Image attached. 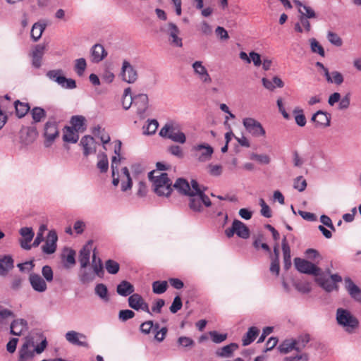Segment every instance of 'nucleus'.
Wrapping results in <instances>:
<instances>
[{
    "mask_svg": "<svg viewBox=\"0 0 361 361\" xmlns=\"http://www.w3.org/2000/svg\"><path fill=\"white\" fill-rule=\"evenodd\" d=\"M107 55L104 47L100 44H94L91 49L92 61L98 63L102 61Z\"/></svg>",
    "mask_w": 361,
    "mask_h": 361,
    "instance_id": "bb28decb",
    "label": "nucleus"
},
{
    "mask_svg": "<svg viewBox=\"0 0 361 361\" xmlns=\"http://www.w3.org/2000/svg\"><path fill=\"white\" fill-rule=\"evenodd\" d=\"M327 38L331 44L337 47L342 45V39L336 33L329 32Z\"/></svg>",
    "mask_w": 361,
    "mask_h": 361,
    "instance_id": "69168bd1",
    "label": "nucleus"
},
{
    "mask_svg": "<svg viewBox=\"0 0 361 361\" xmlns=\"http://www.w3.org/2000/svg\"><path fill=\"white\" fill-rule=\"evenodd\" d=\"M178 343L183 347L192 346L195 344L194 341L186 336H180L178 339Z\"/></svg>",
    "mask_w": 361,
    "mask_h": 361,
    "instance_id": "774afa93",
    "label": "nucleus"
},
{
    "mask_svg": "<svg viewBox=\"0 0 361 361\" xmlns=\"http://www.w3.org/2000/svg\"><path fill=\"white\" fill-rule=\"evenodd\" d=\"M279 350L281 353H288L292 350L300 351V347L296 345V342L294 340H286L279 345Z\"/></svg>",
    "mask_w": 361,
    "mask_h": 361,
    "instance_id": "473e14b6",
    "label": "nucleus"
},
{
    "mask_svg": "<svg viewBox=\"0 0 361 361\" xmlns=\"http://www.w3.org/2000/svg\"><path fill=\"white\" fill-rule=\"evenodd\" d=\"M159 123L157 120L152 119L149 121L148 124L144 126V133L147 135H153L157 130Z\"/></svg>",
    "mask_w": 361,
    "mask_h": 361,
    "instance_id": "09e8293b",
    "label": "nucleus"
},
{
    "mask_svg": "<svg viewBox=\"0 0 361 361\" xmlns=\"http://www.w3.org/2000/svg\"><path fill=\"white\" fill-rule=\"evenodd\" d=\"M14 317L15 314L11 310L0 305V324H6L8 318Z\"/></svg>",
    "mask_w": 361,
    "mask_h": 361,
    "instance_id": "8fccbe9b",
    "label": "nucleus"
},
{
    "mask_svg": "<svg viewBox=\"0 0 361 361\" xmlns=\"http://www.w3.org/2000/svg\"><path fill=\"white\" fill-rule=\"evenodd\" d=\"M46 28V24L35 23L31 30V37L34 42L39 40Z\"/></svg>",
    "mask_w": 361,
    "mask_h": 361,
    "instance_id": "58836bf2",
    "label": "nucleus"
},
{
    "mask_svg": "<svg viewBox=\"0 0 361 361\" xmlns=\"http://www.w3.org/2000/svg\"><path fill=\"white\" fill-rule=\"evenodd\" d=\"M85 118L82 116H73L71 119V123L72 125V128L75 130L76 132H82L85 128Z\"/></svg>",
    "mask_w": 361,
    "mask_h": 361,
    "instance_id": "4c0bfd02",
    "label": "nucleus"
},
{
    "mask_svg": "<svg viewBox=\"0 0 361 361\" xmlns=\"http://www.w3.org/2000/svg\"><path fill=\"white\" fill-rule=\"evenodd\" d=\"M45 45L43 44H37L35 46L34 50L32 51V65L36 68H39L42 66V59L44 53Z\"/></svg>",
    "mask_w": 361,
    "mask_h": 361,
    "instance_id": "5701e85b",
    "label": "nucleus"
},
{
    "mask_svg": "<svg viewBox=\"0 0 361 361\" xmlns=\"http://www.w3.org/2000/svg\"><path fill=\"white\" fill-rule=\"evenodd\" d=\"M259 333V331L257 327L252 326L249 328L247 332L242 339L243 345L246 346L252 343L258 336Z\"/></svg>",
    "mask_w": 361,
    "mask_h": 361,
    "instance_id": "2f4dec72",
    "label": "nucleus"
},
{
    "mask_svg": "<svg viewBox=\"0 0 361 361\" xmlns=\"http://www.w3.org/2000/svg\"><path fill=\"white\" fill-rule=\"evenodd\" d=\"M245 129L253 136L259 137L265 135V130L262 124L252 118H245L243 121Z\"/></svg>",
    "mask_w": 361,
    "mask_h": 361,
    "instance_id": "6e6552de",
    "label": "nucleus"
},
{
    "mask_svg": "<svg viewBox=\"0 0 361 361\" xmlns=\"http://www.w3.org/2000/svg\"><path fill=\"white\" fill-rule=\"evenodd\" d=\"M274 252L276 255V259H273L271 263L270 271L272 273H275L276 275H279L280 267H279V249L277 246H275L274 248Z\"/></svg>",
    "mask_w": 361,
    "mask_h": 361,
    "instance_id": "de8ad7c7",
    "label": "nucleus"
},
{
    "mask_svg": "<svg viewBox=\"0 0 361 361\" xmlns=\"http://www.w3.org/2000/svg\"><path fill=\"white\" fill-rule=\"evenodd\" d=\"M169 139L181 144L185 143L186 140L185 134L182 132L176 131L175 129H173V130L170 133Z\"/></svg>",
    "mask_w": 361,
    "mask_h": 361,
    "instance_id": "3c124183",
    "label": "nucleus"
},
{
    "mask_svg": "<svg viewBox=\"0 0 361 361\" xmlns=\"http://www.w3.org/2000/svg\"><path fill=\"white\" fill-rule=\"evenodd\" d=\"M61 70H52L49 71L47 73V76L51 80L56 82L59 85H61L62 81H64L63 76L61 75Z\"/></svg>",
    "mask_w": 361,
    "mask_h": 361,
    "instance_id": "49530a36",
    "label": "nucleus"
},
{
    "mask_svg": "<svg viewBox=\"0 0 361 361\" xmlns=\"http://www.w3.org/2000/svg\"><path fill=\"white\" fill-rule=\"evenodd\" d=\"M87 63L84 58L76 59L74 70L79 76H82L86 69Z\"/></svg>",
    "mask_w": 361,
    "mask_h": 361,
    "instance_id": "a18cd8bd",
    "label": "nucleus"
},
{
    "mask_svg": "<svg viewBox=\"0 0 361 361\" xmlns=\"http://www.w3.org/2000/svg\"><path fill=\"white\" fill-rule=\"evenodd\" d=\"M225 234L228 238H231L234 234H236L241 238L247 239L250 236V230L244 223L235 219L233 221L232 226L225 230Z\"/></svg>",
    "mask_w": 361,
    "mask_h": 361,
    "instance_id": "39448f33",
    "label": "nucleus"
},
{
    "mask_svg": "<svg viewBox=\"0 0 361 361\" xmlns=\"http://www.w3.org/2000/svg\"><path fill=\"white\" fill-rule=\"evenodd\" d=\"M116 291L121 296H128L135 291L134 286L127 281H122L116 288Z\"/></svg>",
    "mask_w": 361,
    "mask_h": 361,
    "instance_id": "c756f323",
    "label": "nucleus"
},
{
    "mask_svg": "<svg viewBox=\"0 0 361 361\" xmlns=\"http://www.w3.org/2000/svg\"><path fill=\"white\" fill-rule=\"evenodd\" d=\"M134 97V106L137 108V114L140 118H144L148 108L149 99L146 94H138Z\"/></svg>",
    "mask_w": 361,
    "mask_h": 361,
    "instance_id": "ddd939ff",
    "label": "nucleus"
},
{
    "mask_svg": "<svg viewBox=\"0 0 361 361\" xmlns=\"http://www.w3.org/2000/svg\"><path fill=\"white\" fill-rule=\"evenodd\" d=\"M29 282L32 289L39 293H44L47 289L45 280L38 274L31 273L29 276Z\"/></svg>",
    "mask_w": 361,
    "mask_h": 361,
    "instance_id": "dca6fc26",
    "label": "nucleus"
},
{
    "mask_svg": "<svg viewBox=\"0 0 361 361\" xmlns=\"http://www.w3.org/2000/svg\"><path fill=\"white\" fill-rule=\"evenodd\" d=\"M16 116L18 118L24 117L27 112L30 110V106L28 103L21 102L17 100L14 102Z\"/></svg>",
    "mask_w": 361,
    "mask_h": 361,
    "instance_id": "72a5a7b5",
    "label": "nucleus"
},
{
    "mask_svg": "<svg viewBox=\"0 0 361 361\" xmlns=\"http://www.w3.org/2000/svg\"><path fill=\"white\" fill-rule=\"evenodd\" d=\"M192 68L198 78L204 84L212 82V78L208 73L207 68L202 65L201 61H197L192 63Z\"/></svg>",
    "mask_w": 361,
    "mask_h": 361,
    "instance_id": "6ab92c4d",
    "label": "nucleus"
},
{
    "mask_svg": "<svg viewBox=\"0 0 361 361\" xmlns=\"http://www.w3.org/2000/svg\"><path fill=\"white\" fill-rule=\"evenodd\" d=\"M294 264L296 269L300 273L318 276L321 274L322 270L314 264L300 257L294 259Z\"/></svg>",
    "mask_w": 361,
    "mask_h": 361,
    "instance_id": "20e7f679",
    "label": "nucleus"
},
{
    "mask_svg": "<svg viewBox=\"0 0 361 361\" xmlns=\"http://www.w3.org/2000/svg\"><path fill=\"white\" fill-rule=\"evenodd\" d=\"M10 328L11 334L20 336L24 331L27 329V322L23 319H14L11 322Z\"/></svg>",
    "mask_w": 361,
    "mask_h": 361,
    "instance_id": "b1692460",
    "label": "nucleus"
},
{
    "mask_svg": "<svg viewBox=\"0 0 361 361\" xmlns=\"http://www.w3.org/2000/svg\"><path fill=\"white\" fill-rule=\"evenodd\" d=\"M293 113L296 114L295 116L296 123L300 127L305 126L307 121L305 115L303 114V111L302 109H294Z\"/></svg>",
    "mask_w": 361,
    "mask_h": 361,
    "instance_id": "603ef678",
    "label": "nucleus"
},
{
    "mask_svg": "<svg viewBox=\"0 0 361 361\" xmlns=\"http://www.w3.org/2000/svg\"><path fill=\"white\" fill-rule=\"evenodd\" d=\"M336 321L338 324L344 328L345 331L349 334L354 333L359 327L358 319L345 309H337Z\"/></svg>",
    "mask_w": 361,
    "mask_h": 361,
    "instance_id": "7ed1b4c3",
    "label": "nucleus"
},
{
    "mask_svg": "<svg viewBox=\"0 0 361 361\" xmlns=\"http://www.w3.org/2000/svg\"><path fill=\"white\" fill-rule=\"evenodd\" d=\"M65 337L66 339L73 345L85 348L89 347L87 342L85 341L86 336L82 334L76 332L75 331H70L66 334Z\"/></svg>",
    "mask_w": 361,
    "mask_h": 361,
    "instance_id": "2eb2a0df",
    "label": "nucleus"
},
{
    "mask_svg": "<svg viewBox=\"0 0 361 361\" xmlns=\"http://www.w3.org/2000/svg\"><path fill=\"white\" fill-rule=\"evenodd\" d=\"M57 240L58 236L56 232L54 230L49 231L45 240V243L42 247V252L47 255L55 252L57 247Z\"/></svg>",
    "mask_w": 361,
    "mask_h": 361,
    "instance_id": "9b49d317",
    "label": "nucleus"
},
{
    "mask_svg": "<svg viewBox=\"0 0 361 361\" xmlns=\"http://www.w3.org/2000/svg\"><path fill=\"white\" fill-rule=\"evenodd\" d=\"M311 120L316 123L317 126L328 127L330 126V117L326 112L321 110L317 111Z\"/></svg>",
    "mask_w": 361,
    "mask_h": 361,
    "instance_id": "393cba45",
    "label": "nucleus"
},
{
    "mask_svg": "<svg viewBox=\"0 0 361 361\" xmlns=\"http://www.w3.org/2000/svg\"><path fill=\"white\" fill-rule=\"evenodd\" d=\"M92 250V241H88L79 253L78 261L81 268H86L90 264V254Z\"/></svg>",
    "mask_w": 361,
    "mask_h": 361,
    "instance_id": "a211bd4d",
    "label": "nucleus"
},
{
    "mask_svg": "<svg viewBox=\"0 0 361 361\" xmlns=\"http://www.w3.org/2000/svg\"><path fill=\"white\" fill-rule=\"evenodd\" d=\"M192 192L189 196V208L194 212H202L204 207H209L212 205L209 197L205 195V188L200 187L196 180H192Z\"/></svg>",
    "mask_w": 361,
    "mask_h": 361,
    "instance_id": "f257e3e1",
    "label": "nucleus"
},
{
    "mask_svg": "<svg viewBox=\"0 0 361 361\" xmlns=\"http://www.w3.org/2000/svg\"><path fill=\"white\" fill-rule=\"evenodd\" d=\"M293 3L298 7L300 16H305L307 18H317L316 13L311 7L302 4L299 0H294Z\"/></svg>",
    "mask_w": 361,
    "mask_h": 361,
    "instance_id": "a878e982",
    "label": "nucleus"
},
{
    "mask_svg": "<svg viewBox=\"0 0 361 361\" xmlns=\"http://www.w3.org/2000/svg\"><path fill=\"white\" fill-rule=\"evenodd\" d=\"M59 135L57 123L54 120L49 119L44 125V146L46 147H50Z\"/></svg>",
    "mask_w": 361,
    "mask_h": 361,
    "instance_id": "423d86ee",
    "label": "nucleus"
},
{
    "mask_svg": "<svg viewBox=\"0 0 361 361\" xmlns=\"http://www.w3.org/2000/svg\"><path fill=\"white\" fill-rule=\"evenodd\" d=\"M78 277L80 282L83 284L89 283L93 281L95 279V274L91 269L81 268L78 274Z\"/></svg>",
    "mask_w": 361,
    "mask_h": 361,
    "instance_id": "c85d7f7f",
    "label": "nucleus"
},
{
    "mask_svg": "<svg viewBox=\"0 0 361 361\" xmlns=\"http://www.w3.org/2000/svg\"><path fill=\"white\" fill-rule=\"evenodd\" d=\"M24 279L18 275H13L10 281V289L13 291H18L23 287Z\"/></svg>",
    "mask_w": 361,
    "mask_h": 361,
    "instance_id": "ea45409f",
    "label": "nucleus"
},
{
    "mask_svg": "<svg viewBox=\"0 0 361 361\" xmlns=\"http://www.w3.org/2000/svg\"><path fill=\"white\" fill-rule=\"evenodd\" d=\"M71 127L66 126L63 136V140L67 142L76 143L79 139V135Z\"/></svg>",
    "mask_w": 361,
    "mask_h": 361,
    "instance_id": "c9c22d12",
    "label": "nucleus"
},
{
    "mask_svg": "<svg viewBox=\"0 0 361 361\" xmlns=\"http://www.w3.org/2000/svg\"><path fill=\"white\" fill-rule=\"evenodd\" d=\"M162 31L169 35L172 44L178 47H182V39L178 36L180 31L176 25L173 23H169L165 28H162Z\"/></svg>",
    "mask_w": 361,
    "mask_h": 361,
    "instance_id": "4468645a",
    "label": "nucleus"
},
{
    "mask_svg": "<svg viewBox=\"0 0 361 361\" xmlns=\"http://www.w3.org/2000/svg\"><path fill=\"white\" fill-rule=\"evenodd\" d=\"M80 145L82 147L83 154L85 157H87L90 154L95 153L96 147L93 137L90 135L82 137L80 140Z\"/></svg>",
    "mask_w": 361,
    "mask_h": 361,
    "instance_id": "4be33fe9",
    "label": "nucleus"
},
{
    "mask_svg": "<svg viewBox=\"0 0 361 361\" xmlns=\"http://www.w3.org/2000/svg\"><path fill=\"white\" fill-rule=\"evenodd\" d=\"M149 180L152 183L154 192L158 196L169 197L172 191V181L166 173L152 171L148 173Z\"/></svg>",
    "mask_w": 361,
    "mask_h": 361,
    "instance_id": "f03ea898",
    "label": "nucleus"
},
{
    "mask_svg": "<svg viewBox=\"0 0 361 361\" xmlns=\"http://www.w3.org/2000/svg\"><path fill=\"white\" fill-rule=\"evenodd\" d=\"M192 150L196 152L195 157L200 162L209 161L214 152L213 148L206 144H200L192 147Z\"/></svg>",
    "mask_w": 361,
    "mask_h": 361,
    "instance_id": "1a4fd4ad",
    "label": "nucleus"
},
{
    "mask_svg": "<svg viewBox=\"0 0 361 361\" xmlns=\"http://www.w3.org/2000/svg\"><path fill=\"white\" fill-rule=\"evenodd\" d=\"M293 187L300 192H302L307 187V182L302 176H298L294 180Z\"/></svg>",
    "mask_w": 361,
    "mask_h": 361,
    "instance_id": "bf43d9fd",
    "label": "nucleus"
},
{
    "mask_svg": "<svg viewBox=\"0 0 361 361\" xmlns=\"http://www.w3.org/2000/svg\"><path fill=\"white\" fill-rule=\"evenodd\" d=\"M95 293L104 301L108 302L109 298L108 296V289L103 283H99L95 286Z\"/></svg>",
    "mask_w": 361,
    "mask_h": 361,
    "instance_id": "37998d69",
    "label": "nucleus"
},
{
    "mask_svg": "<svg viewBox=\"0 0 361 361\" xmlns=\"http://www.w3.org/2000/svg\"><path fill=\"white\" fill-rule=\"evenodd\" d=\"M238 348V344L231 343L229 345H225L216 351V355L219 357H228L232 355L233 351Z\"/></svg>",
    "mask_w": 361,
    "mask_h": 361,
    "instance_id": "f704fd0d",
    "label": "nucleus"
},
{
    "mask_svg": "<svg viewBox=\"0 0 361 361\" xmlns=\"http://www.w3.org/2000/svg\"><path fill=\"white\" fill-rule=\"evenodd\" d=\"M128 305L135 310H143L151 314L148 304L144 300L142 297L137 293H132L128 298Z\"/></svg>",
    "mask_w": 361,
    "mask_h": 361,
    "instance_id": "9d476101",
    "label": "nucleus"
},
{
    "mask_svg": "<svg viewBox=\"0 0 361 361\" xmlns=\"http://www.w3.org/2000/svg\"><path fill=\"white\" fill-rule=\"evenodd\" d=\"M172 188H175L178 192L185 195H189L192 192V182L190 183L183 178H178L174 184H172Z\"/></svg>",
    "mask_w": 361,
    "mask_h": 361,
    "instance_id": "412c9836",
    "label": "nucleus"
},
{
    "mask_svg": "<svg viewBox=\"0 0 361 361\" xmlns=\"http://www.w3.org/2000/svg\"><path fill=\"white\" fill-rule=\"evenodd\" d=\"M13 268L14 259L11 255L0 256V276H6Z\"/></svg>",
    "mask_w": 361,
    "mask_h": 361,
    "instance_id": "f3484780",
    "label": "nucleus"
},
{
    "mask_svg": "<svg viewBox=\"0 0 361 361\" xmlns=\"http://www.w3.org/2000/svg\"><path fill=\"white\" fill-rule=\"evenodd\" d=\"M310 341V336L309 334L301 335L297 339L294 340V341L296 342V345L300 347V350L305 347Z\"/></svg>",
    "mask_w": 361,
    "mask_h": 361,
    "instance_id": "338daca9",
    "label": "nucleus"
},
{
    "mask_svg": "<svg viewBox=\"0 0 361 361\" xmlns=\"http://www.w3.org/2000/svg\"><path fill=\"white\" fill-rule=\"evenodd\" d=\"M75 252L73 250H70L65 257L63 261L64 267L67 269L75 265Z\"/></svg>",
    "mask_w": 361,
    "mask_h": 361,
    "instance_id": "864d4df0",
    "label": "nucleus"
},
{
    "mask_svg": "<svg viewBox=\"0 0 361 361\" xmlns=\"http://www.w3.org/2000/svg\"><path fill=\"white\" fill-rule=\"evenodd\" d=\"M33 343L29 342L25 343L19 350V360L25 361L31 359L34 356L35 349H32Z\"/></svg>",
    "mask_w": 361,
    "mask_h": 361,
    "instance_id": "cd10ccee",
    "label": "nucleus"
},
{
    "mask_svg": "<svg viewBox=\"0 0 361 361\" xmlns=\"http://www.w3.org/2000/svg\"><path fill=\"white\" fill-rule=\"evenodd\" d=\"M168 283L166 281H156L152 283V290L156 294H162L166 291Z\"/></svg>",
    "mask_w": 361,
    "mask_h": 361,
    "instance_id": "79ce46f5",
    "label": "nucleus"
},
{
    "mask_svg": "<svg viewBox=\"0 0 361 361\" xmlns=\"http://www.w3.org/2000/svg\"><path fill=\"white\" fill-rule=\"evenodd\" d=\"M209 335L212 341L215 343H220L225 341L227 338L226 334H219L216 331H210Z\"/></svg>",
    "mask_w": 361,
    "mask_h": 361,
    "instance_id": "13d9d810",
    "label": "nucleus"
},
{
    "mask_svg": "<svg viewBox=\"0 0 361 361\" xmlns=\"http://www.w3.org/2000/svg\"><path fill=\"white\" fill-rule=\"evenodd\" d=\"M105 269L109 274H116L119 271L120 265L117 262L113 259H107L105 262Z\"/></svg>",
    "mask_w": 361,
    "mask_h": 361,
    "instance_id": "c03bdc74",
    "label": "nucleus"
},
{
    "mask_svg": "<svg viewBox=\"0 0 361 361\" xmlns=\"http://www.w3.org/2000/svg\"><path fill=\"white\" fill-rule=\"evenodd\" d=\"M30 114L34 123H39L46 117V112L41 107H34L30 111Z\"/></svg>",
    "mask_w": 361,
    "mask_h": 361,
    "instance_id": "a19ab883",
    "label": "nucleus"
},
{
    "mask_svg": "<svg viewBox=\"0 0 361 361\" xmlns=\"http://www.w3.org/2000/svg\"><path fill=\"white\" fill-rule=\"evenodd\" d=\"M121 76L126 82L133 83L137 79V73L128 61H124L121 68Z\"/></svg>",
    "mask_w": 361,
    "mask_h": 361,
    "instance_id": "f8f14e48",
    "label": "nucleus"
},
{
    "mask_svg": "<svg viewBox=\"0 0 361 361\" xmlns=\"http://www.w3.org/2000/svg\"><path fill=\"white\" fill-rule=\"evenodd\" d=\"M183 302L179 295L174 298L173 301L170 307V311L175 314L182 308Z\"/></svg>",
    "mask_w": 361,
    "mask_h": 361,
    "instance_id": "052dcab7",
    "label": "nucleus"
},
{
    "mask_svg": "<svg viewBox=\"0 0 361 361\" xmlns=\"http://www.w3.org/2000/svg\"><path fill=\"white\" fill-rule=\"evenodd\" d=\"M97 168L100 170L101 173H105L109 169V162L107 156L105 154L102 155L101 159L97 162Z\"/></svg>",
    "mask_w": 361,
    "mask_h": 361,
    "instance_id": "6e6d98bb",
    "label": "nucleus"
},
{
    "mask_svg": "<svg viewBox=\"0 0 361 361\" xmlns=\"http://www.w3.org/2000/svg\"><path fill=\"white\" fill-rule=\"evenodd\" d=\"M153 327H154L153 322L151 320H149V321L144 322L140 324V330L142 334L147 335L152 331Z\"/></svg>",
    "mask_w": 361,
    "mask_h": 361,
    "instance_id": "680f3d73",
    "label": "nucleus"
},
{
    "mask_svg": "<svg viewBox=\"0 0 361 361\" xmlns=\"http://www.w3.org/2000/svg\"><path fill=\"white\" fill-rule=\"evenodd\" d=\"M345 288L350 297L355 301L361 302V289L354 283L350 278H345Z\"/></svg>",
    "mask_w": 361,
    "mask_h": 361,
    "instance_id": "aec40b11",
    "label": "nucleus"
},
{
    "mask_svg": "<svg viewBox=\"0 0 361 361\" xmlns=\"http://www.w3.org/2000/svg\"><path fill=\"white\" fill-rule=\"evenodd\" d=\"M20 234L25 239L26 241H32L34 237V232L32 228L23 227L20 230Z\"/></svg>",
    "mask_w": 361,
    "mask_h": 361,
    "instance_id": "4d7b16f0",
    "label": "nucleus"
},
{
    "mask_svg": "<svg viewBox=\"0 0 361 361\" xmlns=\"http://www.w3.org/2000/svg\"><path fill=\"white\" fill-rule=\"evenodd\" d=\"M91 269L94 271L95 276H97L99 278H102L104 275V270L102 259L100 258H97L94 252L92 255Z\"/></svg>",
    "mask_w": 361,
    "mask_h": 361,
    "instance_id": "7c9ffc66",
    "label": "nucleus"
},
{
    "mask_svg": "<svg viewBox=\"0 0 361 361\" xmlns=\"http://www.w3.org/2000/svg\"><path fill=\"white\" fill-rule=\"evenodd\" d=\"M311 50L314 53H317L322 56H324L325 52L322 46L314 39H310Z\"/></svg>",
    "mask_w": 361,
    "mask_h": 361,
    "instance_id": "5fc2aeb1",
    "label": "nucleus"
},
{
    "mask_svg": "<svg viewBox=\"0 0 361 361\" xmlns=\"http://www.w3.org/2000/svg\"><path fill=\"white\" fill-rule=\"evenodd\" d=\"M135 317V312L130 310H123L118 313V318L122 322H126Z\"/></svg>",
    "mask_w": 361,
    "mask_h": 361,
    "instance_id": "e2e57ef3",
    "label": "nucleus"
},
{
    "mask_svg": "<svg viewBox=\"0 0 361 361\" xmlns=\"http://www.w3.org/2000/svg\"><path fill=\"white\" fill-rule=\"evenodd\" d=\"M316 279L317 283L326 291L331 292L334 290H338L336 283L342 281V277L338 274L331 275V279H327L321 274Z\"/></svg>",
    "mask_w": 361,
    "mask_h": 361,
    "instance_id": "0eeeda50",
    "label": "nucleus"
},
{
    "mask_svg": "<svg viewBox=\"0 0 361 361\" xmlns=\"http://www.w3.org/2000/svg\"><path fill=\"white\" fill-rule=\"evenodd\" d=\"M42 274L45 280L48 282H51L53 281V271L51 267L48 265H45L42 269Z\"/></svg>",
    "mask_w": 361,
    "mask_h": 361,
    "instance_id": "0e129e2a",
    "label": "nucleus"
},
{
    "mask_svg": "<svg viewBox=\"0 0 361 361\" xmlns=\"http://www.w3.org/2000/svg\"><path fill=\"white\" fill-rule=\"evenodd\" d=\"M326 80L328 82L335 83L336 85H340L343 82V76L338 71H332L329 73V71H326L325 75Z\"/></svg>",
    "mask_w": 361,
    "mask_h": 361,
    "instance_id": "e433bc0d",
    "label": "nucleus"
}]
</instances>
